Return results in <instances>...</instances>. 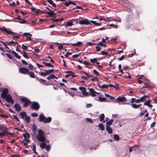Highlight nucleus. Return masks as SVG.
<instances>
[{
    "instance_id": "33",
    "label": "nucleus",
    "mask_w": 157,
    "mask_h": 157,
    "mask_svg": "<svg viewBox=\"0 0 157 157\" xmlns=\"http://www.w3.org/2000/svg\"><path fill=\"white\" fill-rule=\"evenodd\" d=\"M113 138L115 140L117 141H118L120 139V137L117 134L114 135Z\"/></svg>"
},
{
    "instance_id": "44",
    "label": "nucleus",
    "mask_w": 157,
    "mask_h": 157,
    "mask_svg": "<svg viewBox=\"0 0 157 157\" xmlns=\"http://www.w3.org/2000/svg\"><path fill=\"white\" fill-rule=\"evenodd\" d=\"M7 132H0V136L2 137L6 135H7Z\"/></svg>"
},
{
    "instance_id": "39",
    "label": "nucleus",
    "mask_w": 157,
    "mask_h": 157,
    "mask_svg": "<svg viewBox=\"0 0 157 157\" xmlns=\"http://www.w3.org/2000/svg\"><path fill=\"white\" fill-rule=\"evenodd\" d=\"M15 43H17L16 42H15L13 41H11L10 42H6V43L5 44H8V45H10L11 44H14Z\"/></svg>"
},
{
    "instance_id": "40",
    "label": "nucleus",
    "mask_w": 157,
    "mask_h": 157,
    "mask_svg": "<svg viewBox=\"0 0 157 157\" xmlns=\"http://www.w3.org/2000/svg\"><path fill=\"white\" fill-rule=\"evenodd\" d=\"M97 58H94L93 59H90V61L92 63H95L97 61Z\"/></svg>"
},
{
    "instance_id": "34",
    "label": "nucleus",
    "mask_w": 157,
    "mask_h": 157,
    "mask_svg": "<svg viewBox=\"0 0 157 157\" xmlns=\"http://www.w3.org/2000/svg\"><path fill=\"white\" fill-rule=\"evenodd\" d=\"M98 100L100 101H105L106 100V99L105 98L101 97H98Z\"/></svg>"
},
{
    "instance_id": "55",
    "label": "nucleus",
    "mask_w": 157,
    "mask_h": 157,
    "mask_svg": "<svg viewBox=\"0 0 157 157\" xmlns=\"http://www.w3.org/2000/svg\"><path fill=\"white\" fill-rule=\"evenodd\" d=\"M86 120L87 122H90L91 123H93V122L92 120L90 118H86Z\"/></svg>"
},
{
    "instance_id": "51",
    "label": "nucleus",
    "mask_w": 157,
    "mask_h": 157,
    "mask_svg": "<svg viewBox=\"0 0 157 157\" xmlns=\"http://www.w3.org/2000/svg\"><path fill=\"white\" fill-rule=\"evenodd\" d=\"M38 115V114L36 113H31V116L33 117H36Z\"/></svg>"
},
{
    "instance_id": "58",
    "label": "nucleus",
    "mask_w": 157,
    "mask_h": 157,
    "mask_svg": "<svg viewBox=\"0 0 157 157\" xmlns=\"http://www.w3.org/2000/svg\"><path fill=\"white\" fill-rule=\"evenodd\" d=\"M0 116L1 117H2L4 118H8V117L6 115H4V114H0Z\"/></svg>"
},
{
    "instance_id": "14",
    "label": "nucleus",
    "mask_w": 157,
    "mask_h": 157,
    "mask_svg": "<svg viewBox=\"0 0 157 157\" xmlns=\"http://www.w3.org/2000/svg\"><path fill=\"white\" fill-rule=\"evenodd\" d=\"M0 129L3 132H7V128L5 127L4 125L2 124H0Z\"/></svg>"
},
{
    "instance_id": "35",
    "label": "nucleus",
    "mask_w": 157,
    "mask_h": 157,
    "mask_svg": "<svg viewBox=\"0 0 157 157\" xmlns=\"http://www.w3.org/2000/svg\"><path fill=\"white\" fill-rule=\"evenodd\" d=\"M42 63L45 64V65L48 67H53V66L50 63H47L44 62H42Z\"/></svg>"
},
{
    "instance_id": "20",
    "label": "nucleus",
    "mask_w": 157,
    "mask_h": 157,
    "mask_svg": "<svg viewBox=\"0 0 157 157\" xmlns=\"http://www.w3.org/2000/svg\"><path fill=\"white\" fill-rule=\"evenodd\" d=\"M82 44V42L80 41H78L76 43H74L71 44V45L72 46H79Z\"/></svg>"
},
{
    "instance_id": "46",
    "label": "nucleus",
    "mask_w": 157,
    "mask_h": 157,
    "mask_svg": "<svg viewBox=\"0 0 157 157\" xmlns=\"http://www.w3.org/2000/svg\"><path fill=\"white\" fill-rule=\"evenodd\" d=\"M34 52H37L39 53L40 51V49H39L38 48L36 47H35L34 48Z\"/></svg>"
},
{
    "instance_id": "27",
    "label": "nucleus",
    "mask_w": 157,
    "mask_h": 157,
    "mask_svg": "<svg viewBox=\"0 0 157 157\" xmlns=\"http://www.w3.org/2000/svg\"><path fill=\"white\" fill-rule=\"evenodd\" d=\"M141 104H139L137 105L135 104H132L131 106L132 107L135 109H137L139 108L141 105Z\"/></svg>"
},
{
    "instance_id": "22",
    "label": "nucleus",
    "mask_w": 157,
    "mask_h": 157,
    "mask_svg": "<svg viewBox=\"0 0 157 157\" xmlns=\"http://www.w3.org/2000/svg\"><path fill=\"white\" fill-rule=\"evenodd\" d=\"M44 72H41L40 73V75L41 76H46L47 75H48V73H47V71L46 70H44Z\"/></svg>"
},
{
    "instance_id": "16",
    "label": "nucleus",
    "mask_w": 157,
    "mask_h": 157,
    "mask_svg": "<svg viewBox=\"0 0 157 157\" xmlns=\"http://www.w3.org/2000/svg\"><path fill=\"white\" fill-rule=\"evenodd\" d=\"M73 22L71 20L67 22L65 25V27L66 28V27L67 26H71L73 25Z\"/></svg>"
},
{
    "instance_id": "5",
    "label": "nucleus",
    "mask_w": 157,
    "mask_h": 157,
    "mask_svg": "<svg viewBox=\"0 0 157 157\" xmlns=\"http://www.w3.org/2000/svg\"><path fill=\"white\" fill-rule=\"evenodd\" d=\"M19 71L20 73L25 74H28V73L29 72V70L25 67L19 68Z\"/></svg>"
},
{
    "instance_id": "1",
    "label": "nucleus",
    "mask_w": 157,
    "mask_h": 157,
    "mask_svg": "<svg viewBox=\"0 0 157 157\" xmlns=\"http://www.w3.org/2000/svg\"><path fill=\"white\" fill-rule=\"evenodd\" d=\"M36 137L39 141L42 142L40 144V147L43 149L45 148L46 145V144L45 143L46 138L44 136V133L42 130L41 129L38 130Z\"/></svg>"
},
{
    "instance_id": "37",
    "label": "nucleus",
    "mask_w": 157,
    "mask_h": 157,
    "mask_svg": "<svg viewBox=\"0 0 157 157\" xmlns=\"http://www.w3.org/2000/svg\"><path fill=\"white\" fill-rule=\"evenodd\" d=\"M97 45H98V46L100 45V46H104V47H106V46L105 45V43H102L101 41L100 42H99Z\"/></svg>"
},
{
    "instance_id": "21",
    "label": "nucleus",
    "mask_w": 157,
    "mask_h": 157,
    "mask_svg": "<svg viewBox=\"0 0 157 157\" xmlns=\"http://www.w3.org/2000/svg\"><path fill=\"white\" fill-rule=\"evenodd\" d=\"M118 85L117 84H115L114 85H113V84H109V86L111 87H113L115 89H116V90H117L119 89V87H118Z\"/></svg>"
},
{
    "instance_id": "48",
    "label": "nucleus",
    "mask_w": 157,
    "mask_h": 157,
    "mask_svg": "<svg viewBox=\"0 0 157 157\" xmlns=\"http://www.w3.org/2000/svg\"><path fill=\"white\" fill-rule=\"evenodd\" d=\"M64 4L66 6H68L70 4H71L70 1H69L68 2H65Z\"/></svg>"
},
{
    "instance_id": "7",
    "label": "nucleus",
    "mask_w": 157,
    "mask_h": 157,
    "mask_svg": "<svg viewBox=\"0 0 157 157\" xmlns=\"http://www.w3.org/2000/svg\"><path fill=\"white\" fill-rule=\"evenodd\" d=\"M79 24L81 25H89L90 24V22L89 20L86 19H83L82 20L78 22Z\"/></svg>"
},
{
    "instance_id": "31",
    "label": "nucleus",
    "mask_w": 157,
    "mask_h": 157,
    "mask_svg": "<svg viewBox=\"0 0 157 157\" xmlns=\"http://www.w3.org/2000/svg\"><path fill=\"white\" fill-rule=\"evenodd\" d=\"M104 115L103 113L101 114L100 117V120L101 121H102L103 122V121L104 120Z\"/></svg>"
},
{
    "instance_id": "6",
    "label": "nucleus",
    "mask_w": 157,
    "mask_h": 157,
    "mask_svg": "<svg viewBox=\"0 0 157 157\" xmlns=\"http://www.w3.org/2000/svg\"><path fill=\"white\" fill-rule=\"evenodd\" d=\"M31 107L33 109L37 110L39 109L40 105L38 103L36 102H33L31 105Z\"/></svg>"
},
{
    "instance_id": "11",
    "label": "nucleus",
    "mask_w": 157,
    "mask_h": 157,
    "mask_svg": "<svg viewBox=\"0 0 157 157\" xmlns=\"http://www.w3.org/2000/svg\"><path fill=\"white\" fill-rule=\"evenodd\" d=\"M79 89L82 91V93L83 95L85 96H87L88 95V93L86 91V89L84 87H79Z\"/></svg>"
},
{
    "instance_id": "13",
    "label": "nucleus",
    "mask_w": 157,
    "mask_h": 157,
    "mask_svg": "<svg viewBox=\"0 0 157 157\" xmlns=\"http://www.w3.org/2000/svg\"><path fill=\"white\" fill-rule=\"evenodd\" d=\"M89 90L90 94L93 97L95 96L96 95V94H98V93L95 92L93 89H90Z\"/></svg>"
},
{
    "instance_id": "17",
    "label": "nucleus",
    "mask_w": 157,
    "mask_h": 157,
    "mask_svg": "<svg viewBox=\"0 0 157 157\" xmlns=\"http://www.w3.org/2000/svg\"><path fill=\"white\" fill-rule=\"evenodd\" d=\"M14 107L16 109L18 112L21 111V108L20 105L18 104H15L14 105Z\"/></svg>"
},
{
    "instance_id": "54",
    "label": "nucleus",
    "mask_w": 157,
    "mask_h": 157,
    "mask_svg": "<svg viewBox=\"0 0 157 157\" xmlns=\"http://www.w3.org/2000/svg\"><path fill=\"white\" fill-rule=\"evenodd\" d=\"M80 55V53H79V54H75V55H73L72 56V57L73 58H77V57H78Z\"/></svg>"
},
{
    "instance_id": "42",
    "label": "nucleus",
    "mask_w": 157,
    "mask_h": 157,
    "mask_svg": "<svg viewBox=\"0 0 157 157\" xmlns=\"http://www.w3.org/2000/svg\"><path fill=\"white\" fill-rule=\"evenodd\" d=\"M30 120V117L29 116L25 117V120L26 121V122L27 123H28L29 122V121Z\"/></svg>"
},
{
    "instance_id": "49",
    "label": "nucleus",
    "mask_w": 157,
    "mask_h": 157,
    "mask_svg": "<svg viewBox=\"0 0 157 157\" xmlns=\"http://www.w3.org/2000/svg\"><path fill=\"white\" fill-rule=\"evenodd\" d=\"M22 48L23 50H26L28 49L27 47L24 44H22Z\"/></svg>"
},
{
    "instance_id": "29",
    "label": "nucleus",
    "mask_w": 157,
    "mask_h": 157,
    "mask_svg": "<svg viewBox=\"0 0 157 157\" xmlns=\"http://www.w3.org/2000/svg\"><path fill=\"white\" fill-rule=\"evenodd\" d=\"M12 52L14 54L15 57H16L17 59H20L21 57L15 52L13 51Z\"/></svg>"
},
{
    "instance_id": "62",
    "label": "nucleus",
    "mask_w": 157,
    "mask_h": 157,
    "mask_svg": "<svg viewBox=\"0 0 157 157\" xmlns=\"http://www.w3.org/2000/svg\"><path fill=\"white\" fill-rule=\"evenodd\" d=\"M72 74H73L72 72H69L68 74L66 75V77H68L70 76L71 75H72Z\"/></svg>"
},
{
    "instance_id": "38",
    "label": "nucleus",
    "mask_w": 157,
    "mask_h": 157,
    "mask_svg": "<svg viewBox=\"0 0 157 157\" xmlns=\"http://www.w3.org/2000/svg\"><path fill=\"white\" fill-rule=\"evenodd\" d=\"M90 21L93 24H94L95 25L99 26L101 25V23H98L96 22V21H92V20H91Z\"/></svg>"
},
{
    "instance_id": "59",
    "label": "nucleus",
    "mask_w": 157,
    "mask_h": 157,
    "mask_svg": "<svg viewBox=\"0 0 157 157\" xmlns=\"http://www.w3.org/2000/svg\"><path fill=\"white\" fill-rule=\"evenodd\" d=\"M22 21H20L19 22L20 24H25L26 23V21L24 19H22Z\"/></svg>"
},
{
    "instance_id": "53",
    "label": "nucleus",
    "mask_w": 157,
    "mask_h": 157,
    "mask_svg": "<svg viewBox=\"0 0 157 157\" xmlns=\"http://www.w3.org/2000/svg\"><path fill=\"white\" fill-rule=\"evenodd\" d=\"M151 100H148L146 102L144 103V105H148V104H150V102H151Z\"/></svg>"
},
{
    "instance_id": "52",
    "label": "nucleus",
    "mask_w": 157,
    "mask_h": 157,
    "mask_svg": "<svg viewBox=\"0 0 157 157\" xmlns=\"http://www.w3.org/2000/svg\"><path fill=\"white\" fill-rule=\"evenodd\" d=\"M13 118L14 119L16 120L17 121H19V119L17 117L16 115H13Z\"/></svg>"
},
{
    "instance_id": "15",
    "label": "nucleus",
    "mask_w": 157,
    "mask_h": 157,
    "mask_svg": "<svg viewBox=\"0 0 157 157\" xmlns=\"http://www.w3.org/2000/svg\"><path fill=\"white\" fill-rule=\"evenodd\" d=\"M24 131L25 132V133L23 134V135L24 138V139L29 138L30 137L29 134L28 132H27L25 130H24Z\"/></svg>"
},
{
    "instance_id": "25",
    "label": "nucleus",
    "mask_w": 157,
    "mask_h": 157,
    "mask_svg": "<svg viewBox=\"0 0 157 157\" xmlns=\"http://www.w3.org/2000/svg\"><path fill=\"white\" fill-rule=\"evenodd\" d=\"M98 86L100 88L104 89L105 88H107L108 87L109 85H108L107 84H104L102 85H100L98 84Z\"/></svg>"
},
{
    "instance_id": "63",
    "label": "nucleus",
    "mask_w": 157,
    "mask_h": 157,
    "mask_svg": "<svg viewBox=\"0 0 157 157\" xmlns=\"http://www.w3.org/2000/svg\"><path fill=\"white\" fill-rule=\"evenodd\" d=\"M96 50L98 51H98H100L101 50V48L98 46H96Z\"/></svg>"
},
{
    "instance_id": "3",
    "label": "nucleus",
    "mask_w": 157,
    "mask_h": 157,
    "mask_svg": "<svg viewBox=\"0 0 157 157\" xmlns=\"http://www.w3.org/2000/svg\"><path fill=\"white\" fill-rule=\"evenodd\" d=\"M39 120L40 121L43 122L44 123H46L50 122L52 120V118L50 117L46 118L44 115L43 113H41L39 116Z\"/></svg>"
},
{
    "instance_id": "28",
    "label": "nucleus",
    "mask_w": 157,
    "mask_h": 157,
    "mask_svg": "<svg viewBox=\"0 0 157 157\" xmlns=\"http://www.w3.org/2000/svg\"><path fill=\"white\" fill-rule=\"evenodd\" d=\"M20 115L21 116V117L22 118V119L24 118L25 117H26V114L25 112H21L20 113Z\"/></svg>"
},
{
    "instance_id": "50",
    "label": "nucleus",
    "mask_w": 157,
    "mask_h": 157,
    "mask_svg": "<svg viewBox=\"0 0 157 157\" xmlns=\"http://www.w3.org/2000/svg\"><path fill=\"white\" fill-rule=\"evenodd\" d=\"M96 44L95 43L92 44L91 43V42H89L86 43V45H90V46H92L93 45H95Z\"/></svg>"
},
{
    "instance_id": "30",
    "label": "nucleus",
    "mask_w": 157,
    "mask_h": 157,
    "mask_svg": "<svg viewBox=\"0 0 157 157\" xmlns=\"http://www.w3.org/2000/svg\"><path fill=\"white\" fill-rule=\"evenodd\" d=\"M48 2V3L52 5L54 7H56V5L55 4L53 3L52 0H47Z\"/></svg>"
},
{
    "instance_id": "60",
    "label": "nucleus",
    "mask_w": 157,
    "mask_h": 157,
    "mask_svg": "<svg viewBox=\"0 0 157 157\" xmlns=\"http://www.w3.org/2000/svg\"><path fill=\"white\" fill-rule=\"evenodd\" d=\"M21 62L24 65H27L28 64V63L25 60L23 59L21 60Z\"/></svg>"
},
{
    "instance_id": "64",
    "label": "nucleus",
    "mask_w": 157,
    "mask_h": 157,
    "mask_svg": "<svg viewBox=\"0 0 157 157\" xmlns=\"http://www.w3.org/2000/svg\"><path fill=\"white\" fill-rule=\"evenodd\" d=\"M36 129V126L35 125H33L32 126V129L33 131H35Z\"/></svg>"
},
{
    "instance_id": "56",
    "label": "nucleus",
    "mask_w": 157,
    "mask_h": 157,
    "mask_svg": "<svg viewBox=\"0 0 157 157\" xmlns=\"http://www.w3.org/2000/svg\"><path fill=\"white\" fill-rule=\"evenodd\" d=\"M108 52H105L104 51H102L101 52V54L102 55H108V54H107Z\"/></svg>"
},
{
    "instance_id": "23",
    "label": "nucleus",
    "mask_w": 157,
    "mask_h": 157,
    "mask_svg": "<svg viewBox=\"0 0 157 157\" xmlns=\"http://www.w3.org/2000/svg\"><path fill=\"white\" fill-rule=\"evenodd\" d=\"M28 74H29L30 77L32 78H35V76L34 72L33 71L29 72V71Z\"/></svg>"
},
{
    "instance_id": "26",
    "label": "nucleus",
    "mask_w": 157,
    "mask_h": 157,
    "mask_svg": "<svg viewBox=\"0 0 157 157\" xmlns=\"http://www.w3.org/2000/svg\"><path fill=\"white\" fill-rule=\"evenodd\" d=\"M123 77L126 78H131L130 74L129 72H126L124 75Z\"/></svg>"
},
{
    "instance_id": "47",
    "label": "nucleus",
    "mask_w": 157,
    "mask_h": 157,
    "mask_svg": "<svg viewBox=\"0 0 157 157\" xmlns=\"http://www.w3.org/2000/svg\"><path fill=\"white\" fill-rule=\"evenodd\" d=\"M93 72L97 76H98L99 75V73L95 69H94L93 70Z\"/></svg>"
},
{
    "instance_id": "57",
    "label": "nucleus",
    "mask_w": 157,
    "mask_h": 157,
    "mask_svg": "<svg viewBox=\"0 0 157 157\" xmlns=\"http://www.w3.org/2000/svg\"><path fill=\"white\" fill-rule=\"evenodd\" d=\"M6 55L7 57L9 58L10 59H12V56L9 54H6Z\"/></svg>"
},
{
    "instance_id": "12",
    "label": "nucleus",
    "mask_w": 157,
    "mask_h": 157,
    "mask_svg": "<svg viewBox=\"0 0 157 157\" xmlns=\"http://www.w3.org/2000/svg\"><path fill=\"white\" fill-rule=\"evenodd\" d=\"M8 90L7 88H5L2 90V92L1 94V96L2 98H4L8 95Z\"/></svg>"
},
{
    "instance_id": "4",
    "label": "nucleus",
    "mask_w": 157,
    "mask_h": 157,
    "mask_svg": "<svg viewBox=\"0 0 157 157\" xmlns=\"http://www.w3.org/2000/svg\"><path fill=\"white\" fill-rule=\"evenodd\" d=\"M21 100L24 103L23 105L24 107H26L31 103L29 100L25 98H22Z\"/></svg>"
},
{
    "instance_id": "19",
    "label": "nucleus",
    "mask_w": 157,
    "mask_h": 157,
    "mask_svg": "<svg viewBox=\"0 0 157 157\" xmlns=\"http://www.w3.org/2000/svg\"><path fill=\"white\" fill-rule=\"evenodd\" d=\"M106 128L107 131L110 134L113 133V131L111 128L109 126H106Z\"/></svg>"
},
{
    "instance_id": "41",
    "label": "nucleus",
    "mask_w": 157,
    "mask_h": 157,
    "mask_svg": "<svg viewBox=\"0 0 157 157\" xmlns=\"http://www.w3.org/2000/svg\"><path fill=\"white\" fill-rule=\"evenodd\" d=\"M45 148L46 150L48 151L50 150L51 147L49 145H46Z\"/></svg>"
},
{
    "instance_id": "10",
    "label": "nucleus",
    "mask_w": 157,
    "mask_h": 157,
    "mask_svg": "<svg viewBox=\"0 0 157 157\" xmlns=\"http://www.w3.org/2000/svg\"><path fill=\"white\" fill-rule=\"evenodd\" d=\"M116 100L118 102L122 103L124 102L127 101L126 98L124 96L118 97L117 98Z\"/></svg>"
},
{
    "instance_id": "43",
    "label": "nucleus",
    "mask_w": 157,
    "mask_h": 157,
    "mask_svg": "<svg viewBox=\"0 0 157 157\" xmlns=\"http://www.w3.org/2000/svg\"><path fill=\"white\" fill-rule=\"evenodd\" d=\"M23 56L24 57H25L27 59H28L29 58V57L28 56V54H27V53L25 52H23Z\"/></svg>"
},
{
    "instance_id": "8",
    "label": "nucleus",
    "mask_w": 157,
    "mask_h": 157,
    "mask_svg": "<svg viewBox=\"0 0 157 157\" xmlns=\"http://www.w3.org/2000/svg\"><path fill=\"white\" fill-rule=\"evenodd\" d=\"M6 99V101L9 103L12 104L14 103V101L12 98V97L10 95H8L6 97H5Z\"/></svg>"
},
{
    "instance_id": "32",
    "label": "nucleus",
    "mask_w": 157,
    "mask_h": 157,
    "mask_svg": "<svg viewBox=\"0 0 157 157\" xmlns=\"http://www.w3.org/2000/svg\"><path fill=\"white\" fill-rule=\"evenodd\" d=\"M149 97V95H144V96L142 97L141 98H140V99L141 101V102H142L144 99L147 97Z\"/></svg>"
},
{
    "instance_id": "45",
    "label": "nucleus",
    "mask_w": 157,
    "mask_h": 157,
    "mask_svg": "<svg viewBox=\"0 0 157 157\" xmlns=\"http://www.w3.org/2000/svg\"><path fill=\"white\" fill-rule=\"evenodd\" d=\"M29 68L31 70H33L35 68L30 63L29 64Z\"/></svg>"
},
{
    "instance_id": "61",
    "label": "nucleus",
    "mask_w": 157,
    "mask_h": 157,
    "mask_svg": "<svg viewBox=\"0 0 157 157\" xmlns=\"http://www.w3.org/2000/svg\"><path fill=\"white\" fill-rule=\"evenodd\" d=\"M124 58V56L122 55L121 57H120L118 58V60L119 61H121Z\"/></svg>"
},
{
    "instance_id": "2",
    "label": "nucleus",
    "mask_w": 157,
    "mask_h": 157,
    "mask_svg": "<svg viewBox=\"0 0 157 157\" xmlns=\"http://www.w3.org/2000/svg\"><path fill=\"white\" fill-rule=\"evenodd\" d=\"M0 30L2 31L6 32V33L9 34H13V37L15 38L16 39H18L19 37V35H14V33L12 31L10 30H8L5 27L3 26L2 27H0Z\"/></svg>"
},
{
    "instance_id": "36",
    "label": "nucleus",
    "mask_w": 157,
    "mask_h": 157,
    "mask_svg": "<svg viewBox=\"0 0 157 157\" xmlns=\"http://www.w3.org/2000/svg\"><path fill=\"white\" fill-rule=\"evenodd\" d=\"M98 126L101 130L103 131L104 130V127L103 124H98Z\"/></svg>"
},
{
    "instance_id": "24",
    "label": "nucleus",
    "mask_w": 157,
    "mask_h": 157,
    "mask_svg": "<svg viewBox=\"0 0 157 157\" xmlns=\"http://www.w3.org/2000/svg\"><path fill=\"white\" fill-rule=\"evenodd\" d=\"M113 119H111L110 120L107 121L106 123V126H109L110 125L113 123Z\"/></svg>"
},
{
    "instance_id": "18",
    "label": "nucleus",
    "mask_w": 157,
    "mask_h": 157,
    "mask_svg": "<svg viewBox=\"0 0 157 157\" xmlns=\"http://www.w3.org/2000/svg\"><path fill=\"white\" fill-rule=\"evenodd\" d=\"M54 78H56V79H57L58 78L56 77V76H55L53 74H51L47 78V79L48 80Z\"/></svg>"
},
{
    "instance_id": "9",
    "label": "nucleus",
    "mask_w": 157,
    "mask_h": 157,
    "mask_svg": "<svg viewBox=\"0 0 157 157\" xmlns=\"http://www.w3.org/2000/svg\"><path fill=\"white\" fill-rule=\"evenodd\" d=\"M23 36H25L26 37V39L28 40L31 41L32 40L31 36L32 35L29 33H24Z\"/></svg>"
}]
</instances>
